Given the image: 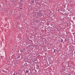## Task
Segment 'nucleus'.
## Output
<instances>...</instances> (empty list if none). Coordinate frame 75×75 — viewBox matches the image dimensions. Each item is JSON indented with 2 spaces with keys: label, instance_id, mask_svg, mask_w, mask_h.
Listing matches in <instances>:
<instances>
[{
  "label": "nucleus",
  "instance_id": "412c9836",
  "mask_svg": "<svg viewBox=\"0 0 75 75\" xmlns=\"http://www.w3.org/2000/svg\"><path fill=\"white\" fill-rule=\"evenodd\" d=\"M24 50H25V49H24Z\"/></svg>",
  "mask_w": 75,
  "mask_h": 75
},
{
  "label": "nucleus",
  "instance_id": "0eeeda50",
  "mask_svg": "<svg viewBox=\"0 0 75 75\" xmlns=\"http://www.w3.org/2000/svg\"><path fill=\"white\" fill-rule=\"evenodd\" d=\"M61 42H63V40L62 39V40L61 41Z\"/></svg>",
  "mask_w": 75,
  "mask_h": 75
},
{
  "label": "nucleus",
  "instance_id": "9d476101",
  "mask_svg": "<svg viewBox=\"0 0 75 75\" xmlns=\"http://www.w3.org/2000/svg\"><path fill=\"white\" fill-rule=\"evenodd\" d=\"M53 50H54L55 51V49H53Z\"/></svg>",
  "mask_w": 75,
  "mask_h": 75
},
{
  "label": "nucleus",
  "instance_id": "39448f33",
  "mask_svg": "<svg viewBox=\"0 0 75 75\" xmlns=\"http://www.w3.org/2000/svg\"><path fill=\"white\" fill-rule=\"evenodd\" d=\"M26 71L27 73H28V72H29L28 70H26Z\"/></svg>",
  "mask_w": 75,
  "mask_h": 75
},
{
  "label": "nucleus",
  "instance_id": "423d86ee",
  "mask_svg": "<svg viewBox=\"0 0 75 75\" xmlns=\"http://www.w3.org/2000/svg\"><path fill=\"white\" fill-rule=\"evenodd\" d=\"M54 53H55V52H56V51L54 50Z\"/></svg>",
  "mask_w": 75,
  "mask_h": 75
},
{
  "label": "nucleus",
  "instance_id": "9b49d317",
  "mask_svg": "<svg viewBox=\"0 0 75 75\" xmlns=\"http://www.w3.org/2000/svg\"><path fill=\"white\" fill-rule=\"evenodd\" d=\"M59 9L58 10V11H59Z\"/></svg>",
  "mask_w": 75,
  "mask_h": 75
},
{
  "label": "nucleus",
  "instance_id": "2eb2a0df",
  "mask_svg": "<svg viewBox=\"0 0 75 75\" xmlns=\"http://www.w3.org/2000/svg\"><path fill=\"white\" fill-rule=\"evenodd\" d=\"M63 43H64V42H63Z\"/></svg>",
  "mask_w": 75,
  "mask_h": 75
},
{
  "label": "nucleus",
  "instance_id": "7ed1b4c3",
  "mask_svg": "<svg viewBox=\"0 0 75 75\" xmlns=\"http://www.w3.org/2000/svg\"><path fill=\"white\" fill-rule=\"evenodd\" d=\"M2 67L4 68H7V66L6 65H4L2 66Z\"/></svg>",
  "mask_w": 75,
  "mask_h": 75
},
{
  "label": "nucleus",
  "instance_id": "1a4fd4ad",
  "mask_svg": "<svg viewBox=\"0 0 75 75\" xmlns=\"http://www.w3.org/2000/svg\"><path fill=\"white\" fill-rule=\"evenodd\" d=\"M55 35H56V36H57V35L54 34Z\"/></svg>",
  "mask_w": 75,
  "mask_h": 75
},
{
  "label": "nucleus",
  "instance_id": "6e6552de",
  "mask_svg": "<svg viewBox=\"0 0 75 75\" xmlns=\"http://www.w3.org/2000/svg\"><path fill=\"white\" fill-rule=\"evenodd\" d=\"M32 3H34V1H33L32 2Z\"/></svg>",
  "mask_w": 75,
  "mask_h": 75
},
{
  "label": "nucleus",
  "instance_id": "dca6fc26",
  "mask_svg": "<svg viewBox=\"0 0 75 75\" xmlns=\"http://www.w3.org/2000/svg\"><path fill=\"white\" fill-rule=\"evenodd\" d=\"M69 75H71V74H69Z\"/></svg>",
  "mask_w": 75,
  "mask_h": 75
},
{
  "label": "nucleus",
  "instance_id": "aec40b11",
  "mask_svg": "<svg viewBox=\"0 0 75 75\" xmlns=\"http://www.w3.org/2000/svg\"><path fill=\"white\" fill-rule=\"evenodd\" d=\"M74 42H75V40H74Z\"/></svg>",
  "mask_w": 75,
  "mask_h": 75
},
{
  "label": "nucleus",
  "instance_id": "20e7f679",
  "mask_svg": "<svg viewBox=\"0 0 75 75\" xmlns=\"http://www.w3.org/2000/svg\"><path fill=\"white\" fill-rule=\"evenodd\" d=\"M23 51H24V50L22 49H21V50H20V52H23Z\"/></svg>",
  "mask_w": 75,
  "mask_h": 75
},
{
  "label": "nucleus",
  "instance_id": "f3484780",
  "mask_svg": "<svg viewBox=\"0 0 75 75\" xmlns=\"http://www.w3.org/2000/svg\"><path fill=\"white\" fill-rule=\"evenodd\" d=\"M74 34V33H73V34Z\"/></svg>",
  "mask_w": 75,
  "mask_h": 75
},
{
  "label": "nucleus",
  "instance_id": "a211bd4d",
  "mask_svg": "<svg viewBox=\"0 0 75 75\" xmlns=\"http://www.w3.org/2000/svg\"><path fill=\"white\" fill-rule=\"evenodd\" d=\"M35 71H36V70H35Z\"/></svg>",
  "mask_w": 75,
  "mask_h": 75
},
{
  "label": "nucleus",
  "instance_id": "f8f14e48",
  "mask_svg": "<svg viewBox=\"0 0 75 75\" xmlns=\"http://www.w3.org/2000/svg\"><path fill=\"white\" fill-rule=\"evenodd\" d=\"M13 75H16V74H14V73L13 74Z\"/></svg>",
  "mask_w": 75,
  "mask_h": 75
},
{
  "label": "nucleus",
  "instance_id": "6ab92c4d",
  "mask_svg": "<svg viewBox=\"0 0 75 75\" xmlns=\"http://www.w3.org/2000/svg\"><path fill=\"white\" fill-rule=\"evenodd\" d=\"M16 74H17V73H16Z\"/></svg>",
  "mask_w": 75,
  "mask_h": 75
},
{
  "label": "nucleus",
  "instance_id": "4468645a",
  "mask_svg": "<svg viewBox=\"0 0 75 75\" xmlns=\"http://www.w3.org/2000/svg\"><path fill=\"white\" fill-rule=\"evenodd\" d=\"M20 9H22V8H20Z\"/></svg>",
  "mask_w": 75,
  "mask_h": 75
},
{
  "label": "nucleus",
  "instance_id": "ddd939ff",
  "mask_svg": "<svg viewBox=\"0 0 75 75\" xmlns=\"http://www.w3.org/2000/svg\"><path fill=\"white\" fill-rule=\"evenodd\" d=\"M60 11H62V10H60Z\"/></svg>",
  "mask_w": 75,
  "mask_h": 75
},
{
  "label": "nucleus",
  "instance_id": "f257e3e1",
  "mask_svg": "<svg viewBox=\"0 0 75 75\" xmlns=\"http://www.w3.org/2000/svg\"><path fill=\"white\" fill-rule=\"evenodd\" d=\"M14 65H18V62H17V61H16L14 62Z\"/></svg>",
  "mask_w": 75,
  "mask_h": 75
},
{
  "label": "nucleus",
  "instance_id": "f03ea898",
  "mask_svg": "<svg viewBox=\"0 0 75 75\" xmlns=\"http://www.w3.org/2000/svg\"><path fill=\"white\" fill-rule=\"evenodd\" d=\"M20 58V55H17L16 56V58L17 59H18V58Z\"/></svg>",
  "mask_w": 75,
  "mask_h": 75
}]
</instances>
